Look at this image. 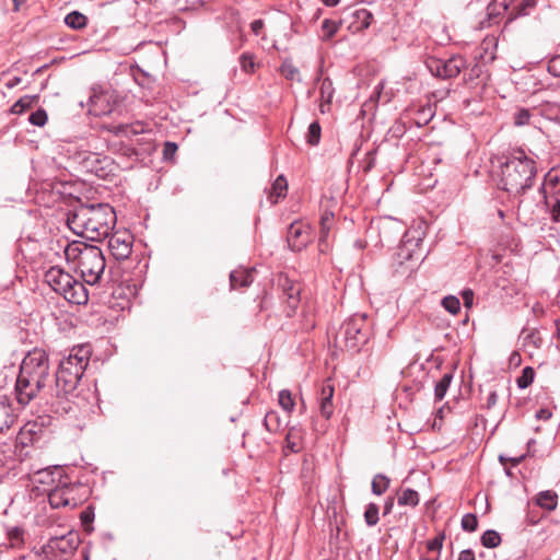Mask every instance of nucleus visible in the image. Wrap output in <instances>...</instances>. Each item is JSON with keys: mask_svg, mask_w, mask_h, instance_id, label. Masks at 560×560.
<instances>
[{"mask_svg": "<svg viewBox=\"0 0 560 560\" xmlns=\"http://www.w3.org/2000/svg\"><path fill=\"white\" fill-rule=\"evenodd\" d=\"M91 357V348L88 345L73 347L70 353L63 358L56 373L55 393L49 401L51 409L59 415L73 410L70 399L73 396Z\"/></svg>", "mask_w": 560, "mask_h": 560, "instance_id": "obj_1", "label": "nucleus"}, {"mask_svg": "<svg viewBox=\"0 0 560 560\" xmlns=\"http://www.w3.org/2000/svg\"><path fill=\"white\" fill-rule=\"evenodd\" d=\"M116 221L115 210L107 203L81 205L68 217L69 228L91 241L108 237Z\"/></svg>", "mask_w": 560, "mask_h": 560, "instance_id": "obj_2", "label": "nucleus"}, {"mask_svg": "<svg viewBox=\"0 0 560 560\" xmlns=\"http://www.w3.org/2000/svg\"><path fill=\"white\" fill-rule=\"evenodd\" d=\"M49 376V361L42 349L30 351L23 359L18 375L15 394L19 404L25 406L45 386Z\"/></svg>", "mask_w": 560, "mask_h": 560, "instance_id": "obj_3", "label": "nucleus"}, {"mask_svg": "<svg viewBox=\"0 0 560 560\" xmlns=\"http://www.w3.org/2000/svg\"><path fill=\"white\" fill-rule=\"evenodd\" d=\"M499 187L513 196L524 194L533 186L536 163L523 151H517L506 159L500 167Z\"/></svg>", "mask_w": 560, "mask_h": 560, "instance_id": "obj_4", "label": "nucleus"}, {"mask_svg": "<svg viewBox=\"0 0 560 560\" xmlns=\"http://www.w3.org/2000/svg\"><path fill=\"white\" fill-rule=\"evenodd\" d=\"M68 262L74 264L77 271L86 284H96L106 267L103 252L93 245L73 242L65 249Z\"/></svg>", "mask_w": 560, "mask_h": 560, "instance_id": "obj_5", "label": "nucleus"}, {"mask_svg": "<svg viewBox=\"0 0 560 560\" xmlns=\"http://www.w3.org/2000/svg\"><path fill=\"white\" fill-rule=\"evenodd\" d=\"M338 337H341L349 349H355L364 343L369 337V327L365 314H355L350 317L340 328Z\"/></svg>", "mask_w": 560, "mask_h": 560, "instance_id": "obj_6", "label": "nucleus"}, {"mask_svg": "<svg viewBox=\"0 0 560 560\" xmlns=\"http://www.w3.org/2000/svg\"><path fill=\"white\" fill-rule=\"evenodd\" d=\"M425 63L431 74L441 79L456 78L466 66L462 56H452L446 60L431 57Z\"/></svg>", "mask_w": 560, "mask_h": 560, "instance_id": "obj_7", "label": "nucleus"}, {"mask_svg": "<svg viewBox=\"0 0 560 560\" xmlns=\"http://www.w3.org/2000/svg\"><path fill=\"white\" fill-rule=\"evenodd\" d=\"M75 159L86 172L98 177H105L112 164V160L108 156L90 151L77 153Z\"/></svg>", "mask_w": 560, "mask_h": 560, "instance_id": "obj_8", "label": "nucleus"}, {"mask_svg": "<svg viewBox=\"0 0 560 560\" xmlns=\"http://www.w3.org/2000/svg\"><path fill=\"white\" fill-rule=\"evenodd\" d=\"M78 541V536L71 532L66 535L51 537L43 547V553L46 558H49V556L57 558V552L69 555L77 549Z\"/></svg>", "mask_w": 560, "mask_h": 560, "instance_id": "obj_9", "label": "nucleus"}, {"mask_svg": "<svg viewBox=\"0 0 560 560\" xmlns=\"http://www.w3.org/2000/svg\"><path fill=\"white\" fill-rule=\"evenodd\" d=\"M108 237V248L115 259L125 260L131 255L133 236L128 231H117Z\"/></svg>", "mask_w": 560, "mask_h": 560, "instance_id": "obj_10", "label": "nucleus"}, {"mask_svg": "<svg viewBox=\"0 0 560 560\" xmlns=\"http://www.w3.org/2000/svg\"><path fill=\"white\" fill-rule=\"evenodd\" d=\"M421 237L416 230H408L400 242L396 253L398 264L402 265L406 261L412 260L415 256L419 257V246Z\"/></svg>", "mask_w": 560, "mask_h": 560, "instance_id": "obj_11", "label": "nucleus"}, {"mask_svg": "<svg viewBox=\"0 0 560 560\" xmlns=\"http://www.w3.org/2000/svg\"><path fill=\"white\" fill-rule=\"evenodd\" d=\"M75 487L69 483L57 485L48 492V500L52 508H75L78 504L74 497Z\"/></svg>", "mask_w": 560, "mask_h": 560, "instance_id": "obj_12", "label": "nucleus"}, {"mask_svg": "<svg viewBox=\"0 0 560 560\" xmlns=\"http://www.w3.org/2000/svg\"><path fill=\"white\" fill-rule=\"evenodd\" d=\"M288 244L292 250L300 252L311 241L310 228L302 222H293L288 230Z\"/></svg>", "mask_w": 560, "mask_h": 560, "instance_id": "obj_13", "label": "nucleus"}, {"mask_svg": "<svg viewBox=\"0 0 560 560\" xmlns=\"http://www.w3.org/2000/svg\"><path fill=\"white\" fill-rule=\"evenodd\" d=\"M373 20L372 13L366 9H357L350 11L341 22L347 23V27L351 33H358L368 28Z\"/></svg>", "mask_w": 560, "mask_h": 560, "instance_id": "obj_14", "label": "nucleus"}, {"mask_svg": "<svg viewBox=\"0 0 560 560\" xmlns=\"http://www.w3.org/2000/svg\"><path fill=\"white\" fill-rule=\"evenodd\" d=\"M72 276L59 267H51L45 273V281L57 293L63 295L70 287Z\"/></svg>", "mask_w": 560, "mask_h": 560, "instance_id": "obj_15", "label": "nucleus"}, {"mask_svg": "<svg viewBox=\"0 0 560 560\" xmlns=\"http://www.w3.org/2000/svg\"><path fill=\"white\" fill-rule=\"evenodd\" d=\"M279 285L282 287L283 298L289 308L288 315L291 316L299 306L301 288L287 277L279 278Z\"/></svg>", "mask_w": 560, "mask_h": 560, "instance_id": "obj_16", "label": "nucleus"}, {"mask_svg": "<svg viewBox=\"0 0 560 560\" xmlns=\"http://www.w3.org/2000/svg\"><path fill=\"white\" fill-rule=\"evenodd\" d=\"M90 113L95 116H103L112 113L108 97L102 91L93 88L89 98Z\"/></svg>", "mask_w": 560, "mask_h": 560, "instance_id": "obj_17", "label": "nucleus"}, {"mask_svg": "<svg viewBox=\"0 0 560 560\" xmlns=\"http://www.w3.org/2000/svg\"><path fill=\"white\" fill-rule=\"evenodd\" d=\"M68 302L72 304H85L89 300V293L85 285L73 277L70 280V287L67 288L66 293L62 295Z\"/></svg>", "mask_w": 560, "mask_h": 560, "instance_id": "obj_18", "label": "nucleus"}, {"mask_svg": "<svg viewBox=\"0 0 560 560\" xmlns=\"http://www.w3.org/2000/svg\"><path fill=\"white\" fill-rule=\"evenodd\" d=\"M319 93H320L319 110L322 114H325V113L329 112L330 104H331V101H332V97L335 94V88L329 78H324L320 80Z\"/></svg>", "mask_w": 560, "mask_h": 560, "instance_id": "obj_19", "label": "nucleus"}, {"mask_svg": "<svg viewBox=\"0 0 560 560\" xmlns=\"http://www.w3.org/2000/svg\"><path fill=\"white\" fill-rule=\"evenodd\" d=\"M56 476L58 477L59 481L61 477V470L57 466L54 468H43L33 472L32 481L34 483L52 486L57 481Z\"/></svg>", "mask_w": 560, "mask_h": 560, "instance_id": "obj_20", "label": "nucleus"}, {"mask_svg": "<svg viewBox=\"0 0 560 560\" xmlns=\"http://www.w3.org/2000/svg\"><path fill=\"white\" fill-rule=\"evenodd\" d=\"M252 269H236L230 273V283L232 289L246 288L253 282Z\"/></svg>", "mask_w": 560, "mask_h": 560, "instance_id": "obj_21", "label": "nucleus"}, {"mask_svg": "<svg viewBox=\"0 0 560 560\" xmlns=\"http://www.w3.org/2000/svg\"><path fill=\"white\" fill-rule=\"evenodd\" d=\"M15 421V416L5 396L0 397V432L8 430Z\"/></svg>", "mask_w": 560, "mask_h": 560, "instance_id": "obj_22", "label": "nucleus"}, {"mask_svg": "<svg viewBox=\"0 0 560 560\" xmlns=\"http://www.w3.org/2000/svg\"><path fill=\"white\" fill-rule=\"evenodd\" d=\"M7 539L10 548L21 549L25 545L26 532L20 526L9 527L7 529Z\"/></svg>", "mask_w": 560, "mask_h": 560, "instance_id": "obj_23", "label": "nucleus"}, {"mask_svg": "<svg viewBox=\"0 0 560 560\" xmlns=\"http://www.w3.org/2000/svg\"><path fill=\"white\" fill-rule=\"evenodd\" d=\"M288 183L283 175H279L271 186L269 199L272 203H277L280 198L285 197Z\"/></svg>", "mask_w": 560, "mask_h": 560, "instance_id": "obj_24", "label": "nucleus"}, {"mask_svg": "<svg viewBox=\"0 0 560 560\" xmlns=\"http://www.w3.org/2000/svg\"><path fill=\"white\" fill-rule=\"evenodd\" d=\"M536 503L548 511H553L558 504V495L555 491L547 490L538 493Z\"/></svg>", "mask_w": 560, "mask_h": 560, "instance_id": "obj_25", "label": "nucleus"}, {"mask_svg": "<svg viewBox=\"0 0 560 560\" xmlns=\"http://www.w3.org/2000/svg\"><path fill=\"white\" fill-rule=\"evenodd\" d=\"M397 503L400 506H417L419 504V493L412 489H401L398 492Z\"/></svg>", "mask_w": 560, "mask_h": 560, "instance_id": "obj_26", "label": "nucleus"}, {"mask_svg": "<svg viewBox=\"0 0 560 560\" xmlns=\"http://www.w3.org/2000/svg\"><path fill=\"white\" fill-rule=\"evenodd\" d=\"M37 101L38 95H24L12 105L10 112L14 115H21L26 109H30Z\"/></svg>", "mask_w": 560, "mask_h": 560, "instance_id": "obj_27", "label": "nucleus"}, {"mask_svg": "<svg viewBox=\"0 0 560 560\" xmlns=\"http://www.w3.org/2000/svg\"><path fill=\"white\" fill-rule=\"evenodd\" d=\"M332 225H334V213L327 212V211L324 212L320 218V234H319V245L320 246L326 242V240L329 235V232L332 229Z\"/></svg>", "mask_w": 560, "mask_h": 560, "instance_id": "obj_28", "label": "nucleus"}, {"mask_svg": "<svg viewBox=\"0 0 560 560\" xmlns=\"http://www.w3.org/2000/svg\"><path fill=\"white\" fill-rule=\"evenodd\" d=\"M264 424L266 429L271 432L276 433L282 429V420L277 411H268L264 419Z\"/></svg>", "mask_w": 560, "mask_h": 560, "instance_id": "obj_29", "label": "nucleus"}, {"mask_svg": "<svg viewBox=\"0 0 560 560\" xmlns=\"http://www.w3.org/2000/svg\"><path fill=\"white\" fill-rule=\"evenodd\" d=\"M86 22V16L79 11H72L65 18V23L73 30H81L85 27Z\"/></svg>", "mask_w": 560, "mask_h": 560, "instance_id": "obj_30", "label": "nucleus"}, {"mask_svg": "<svg viewBox=\"0 0 560 560\" xmlns=\"http://www.w3.org/2000/svg\"><path fill=\"white\" fill-rule=\"evenodd\" d=\"M342 23L343 22H341V20L340 21H334V20H329V19L324 20L322 23V32H323L322 39L323 40L331 39L337 34V32Z\"/></svg>", "mask_w": 560, "mask_h": 560, "instance_id": "obj_31", "label": "nucleus"}, {"mask_svg": "<svg viewBox=\"0 0 560 560\" xmlns=\"http://www.w3.org/2000/svg\"><path fill=\"white\" fill-rule=\"evenodd\" d=\"M547 207L550 208L551 219L555 222H560V188L557 196H545Z\"/></svg>", "mask_w": 560, "mask_h": 560, "instance_id": "obj_32", "label": "nucleus"}, {"mask_svg": "<svg viewBox=\"0 0 560 560\" xmlns=\"http://www.w3.org/2000/svg\"><path fill=\"white\" fill-rule=\"evenodd\" d=\"M389 483H390V479L387 476H385L383 474H377L374 476V478L372 480V485H371L372 492L375 495H381L388 489Z\"/></svg>", "mask_w": 560, "mask_h": 560, "instance_id": "obj_33", "label": "nucleus"}, {"mask_svg": "<svg viewBox=\"0 0 560 560\" xmlns=\"http://www.w3.org/2000/svg\"><path fill=\"white\" fill-rule=\"evenodd\" d=\"M453 380L452 373H445L442 378L436 383L434 388V396L436 400H442Z\"/></svg>", "mask_w": 560, "mask_h": 560, "instance_id": "obj_34", "label": "nucleus"}, {"mask_svg": "<svg viewBox=\"0 0 560 560\" xmlns=\"http://www.w3.org/2000/svg\"><path fill=\"white\" fill-rule=\"evenodd\" d=\"M278 401L281 408L289 415L293 411L295 402L289 389L280 390Z\"/></svg>", "mask_w": 560, "mask_h": 560, "instance_id": "obj_35", "label": "nucleus"}, {"mask_svg": "<svg viewBox=\"0 0 560 560\" xmlns=\"http://www.w3.org/2000/svg\"><path fill=\"white\" fill-rule=\"evenodd\" d=\"M320 135H322V128H320L318 121H313L308 126V130L306 133V142L310 145H317L320 141Z\"/></svg>", "mask_w": 560, "mask_h": 560, "instance_id": "obj_36", "label": "nucleus"}, {"mask_svg": "<svg viewBox=\"0 0 560 560\" xmlns=\"http://www.w3.org/2000/svg\"><path fill=\"white\" fill-rule=\"evenodd\" d=\"M378 505L375 503H369L364 512V521L368 526H375L378 523Z\"/></svg>", "mask_w": 560, "mask_h": 560, "instance_id": "obj_37", "label": "nucleus"}, {"mask_svg": "<svg viewBox=\"0 0 560 560\" xmlns=\"http://www.w3.org/2000/svg\"><path fill=\"white\" fill-rule=\"evenodd\" d=\"M560 188L559 178L557 176H552L550 173L547 175L546 183L542 186L544 195L546 196H557V191Z\"/></svg>", "mask_w": 560, "mask_h": 560, "instance_id": "obj_38", "label": "nucleus"}, {"mask_svg": "<svg viewBox=\"0 0 560 560\" xmlns=\"http://www.w3.org/2000/svg\"><path fill=\"white\" fill-rule=\"evenodd\" d=\"M481 542L487 548H494L500 545L501 537L495 530H487L481 536Z\"/></svg>", "mask_w": 560, "mask_h": 560, "instance_id": "obj_39", "label": "nucleus"}, {"mask_svg": "<svg viewBox=\"0 0 560 560\" xmlns=\"http://www.w3.org/2000/svg\"><path fill=\"white\" fill-rule=\"evenodd\" d=\"M534 376H535L534 369L530 366H526L522 371V375L516 380L517 386L522 389L528 387L533 383Z\"/></svg>", "mask_w": 560, "mask_h": 560, "instance_id": "obj_40", "label": "nucleus"}, {"mask_svg": "<svg viewBox=\"0 0 560 560\" xmlns=\"http://www.w3.org/2000/svg\"><path fill=\"white\" fill-rule=\"evenodd\" d=\"M280 72L287 80L300 81L299 69L291 61H284L280 67Z\"/></svg>", "mask_w": 560, "mask_h": 560, "instance_id": "obj_41", "label": "nucleus"}, {"mask_svg": "<svg viewBox=\"0 0 560 560\" xmlns=\"http://www.w3.org/2000/svg\"><path fill=\"white\" fill-rule=\"evenodd\" d=\"M443 307L453 315L460 311V302L455 295H447L442 300Z\"/></svg>", "mask_w": 560, "mask_h": 560, "instance_id": "obj_42", "label": "nucleus"}, {"mask_svg": "<svg viewBox=\"0 0 560 560\" xmlns=\"http://www.w3.org/2000/svg\"><path fill=\"white\" fill-rule=\"evenodd\" d=\"M48 120V116L45 109L38 108L36 112L32 113L28 117V121L37 127H43L46 125Z\"/></svg>", "mask_w": 560, "mask_h": 560, "instance_id": "obj_43", "label": "nucleus"}, {"mask_svg": "<svg viewBox=\"0 0 560 560\" xmlns=\"http://www.w3.org/2000/svg\"><path fill=\"white\" fill-rule=\"evenodd\" d=\"M524 346L533 345L534 348H539L541 339L539 334L535 330H523L522 332Z\"/></svg>", "mask_w": 560, "mask_h": 560, "instance_id": "obj_44", "label": "nucleus"}, {"mask_svg": "<svg viewBox=\"0 0 560 560\" xmlns=\"http://www.w3.org/2000/svg\"><path fill=\"white\" fill-rule=\"evenodd\" d=\"M443 539H444V535L442 534V535H439V536L434 537L433 539L429 540L427 542L428 551L435 553V556H440L441 549L443 546Z\"/></svg>", "mask_w": 560, "mask_h": 560, "instance_id": "obj_45", "label": "nucleus"}, {"mask_svg": "<svg viewBox=\"0 0 560 560\" xmlns=\"http://www.w3.org/2000/svg\"><path fill=\"white\" fill-rule=\"evenodd\" d=\"M478 526L477 517L474 514H466L462 518V527L466 532H475Z\"/></svg>", "mask_w": 560, "mask_h": 560, "instance_id": "obj_46", "label": "nucleus"}, {"mask_svg": "<svg viewBox=\"0 0 560 560\" xmlns=\"http://www.w3.org/2000/svg\"><path fill=\"white\" fill-rule=\"evenodd\" d=\"M319 399V411H320V415L326 418V419H329L334 412V404H332V399H325V398H318Z\"/></svg>", "mask_w": 560, "mask_h": 560, "instance_id": "obj_47", "label": "nucleus"}, {"mask_svg": "<svg viewBox=\"0 0 560 560\" xmlns=\"http://www.w3.org/2000/svg\"><path fill=\"white\" fill-rule=\"evenodd\" d=\"M530 115L532 114H530L529 109L522 108V109L517 110V113L514 116V124L516 126H524V125L528 124Z\"/></svg>", "mask_w": 560, "mask_h": 560, "instance_id": "obj_48", "label": "nucleus"}, {"mask_svg": "<svg viewBox=\"0 0 560 560\" xmlns=\"http://www.w3.org/2000/svg\"><path fill=\"white\" fill-rule=\"evenodd\" d=\"M537 0H523L516 8V15H527L529 10L536 5Z\"/></svg>", "mask_w": 560, "mask_h": 560, "instance_id": "obj_49", "label": "nucleus"}, {"mask_svg": "<svg viewBox=\"0 0 560 560\" xmlns=\"http://www.w3.org/2000/svg\"><path fill=\"white\" fill-rule=\"evenodd\" d=\"M548 71L553 77H560V55L555 56L548 62Z\"/></svg>", "mask_w": 560, "mask_h": 560, "instance_id": "obj_50", "label": "nucleus"}, {"mask_svg": "<svg viewBox=\"0 0 560 560\" xmlns=\"http://www.w3.org/2000/svg\"><path fill=\"white\" fill-rule=\"evenodd\" d=\"M334 393V386L329 382H326L320 388L319 398H325L326 400L332 399Z\"/></svg>", "mask_w": 560, "mask_h": 560, "instance_id": "obj_51", "label": "nucleus"}, {"mask_svg": "<svg viewBox=\"0 0 560 560\" xmlns=\"http://www.w3.org/2000/svg\"><path fill=\"white\" fill-rule=\"evenodd\" d=\"M501 8L503 11L508 10V3L505 2V0H495L493 4L489 5L488 8V11H489V16H492L494 14H500V12H495V9L497 8Z\"/></svg>", "mask_w": 560, "mask_h": 560, "instance_id": "obj_52", "label": "nucleus"}, {"mask_svg": "<svg viewBox=\"0 0 560 560\" xmlns=\"http://www.w3.org/2000/svg\"><path fill=\"white\" fill-rule=\"evenodd\" d=\"M462 296H463V300H464V305L466 307H471L472 302H474V292L471 290H469V289L464 290L463 293H462Z\"/></svg>", "mask_w": 560, "mask_h": 560, "instance_id": "obj_53", "label": "nucleus"}, {"mask_svg": "<svg viewBox=\"0 0 560 560\" xmlns=\"http://www.w3.org/2000/svg\"><path fill=\"white\" fill-rule=\"evenodd\" d=\"M242 67L246 72L254 69V61L250 57L242 56Z\"/></svg>", "mask_w": 560, "mask_h": 560, "instance_id": "obj_54", "label": "nucleus"}, {"mask_svg": "<svg viewBox=\"0 0 560 560\" xmlns=\"http://www.w3.org/2000/svg\"><path fill=\"white\" fill-rule=\"evenodd\" d=\"M365 162H366V165L364 166V170L370 171L374 166V163H375V153L373 151H370L366 153Z\"/></svg>", "mask_w": 560, "mask_h": 560, "instance_id": "obj_55", "label": "nucleus"}, {"mask_svg": "<svg viewBox=\"0 0 560 560\" xmlns=\"http://www.w3.org/2000/svg\"><path fill=\"white\" fill-rule=\"evenodd\" d=\"M250 28L255 35H259L261 30L264 28L262 20H255L250 23Z\"/></svg>", "mask_w": 560, "mask_h": 560, "instance_id": "obj_56", "label": "nucleus"}, {"mask_svg": "<svg viewBox=\"0 0 560 560\" xmlns=\"http://www.w3.org/2000/svg\"><path fill=\"white\" fill-rule=\"evenodd\" d=\"M497 401H498L497 393L495 392H490L488 397H487L486 407L488 409H491L492 407H494L497 405Z\"/></svg>", "mask_w": 560, "mask_h": 560, "instance_id": "obj_57", "label": "nucleus"}, {"mask_svg": "<svg viewBox=\"0 0 560 560\" xmlns=\"http://www.w3.org/2000/svg\"><path fill=\"white\" fill-rule=\"evenodd\" d=\"M457 560H475V555L470 549H466L459 553Z\"/></svg>", "mask_w": 560, "mask_h": 560, "instance_id": "obj_58", "label": "nucleus"}, {"mask_svg": "<svg viewBox=\"0 0 560 560\" xmlns=\"http://www.w3.org/2000/svg\"><path fill=\"white\" fill-rule=\"evenodd\" d=\"M177 147L175 143H172V142H166L165 143V148H164V155L165 156H168L171 154H174L175 151H176Z\"/></svg>", "mask_w": 560, "mask_h": 560, "instance_id": "obj_59", "label": "nucleus"}, {"mask_svg": "<svg viewBox=\"0 0 560 560\" xmlns=\"http://www.w3.org/2000/svg\"><path fill=\"white\" fill-rule=\"evenodd\" d=\"M393 506H394V499L393 498H388L385 502V505H384V514H388L392 512L393 510Z\"/></svg>", "mask_w": 560, "mask_h": 560, "instance_id": "obj_60", "label": "nucleus"}, {"mask_svg": "<svg viewBox=\"0 0 560 560\" xmlns=\"http://www.w3.org/2000/svg\"><path fill=\"white\" fill-rule=\"evenodd\" d=\"M21 82V78L20 77H13L12 79H10L8 82H7V86L9 89H13L14 86H16L18 84H20Z\"/></svg>", "mask_w": 560, "mask_h": 560, "instance_id": "obj_61", "label": "nucleus"}, {"mask_svg": "<svg viewBox=\"0 0 560 560\" xmlns=\"http://www.w3.org/2000/svg\"><path fill=\"white\" fill-rule=\"evenodd\" d=\"M525 458V455H521L518 457L510 458L513 466H517L523 459Z\"/></svg>", "mask_w": 560, "mask_h": 560, "instance_id": "obj_62", "label": "nucleus"}, {"mask_svg": "<svg viewBox=\"0 0 560 560\" xmlns=\"http://www.w3.org/2000/svg\"><path fill=\"white\" fill-rule=\"evenodd\" d=\"M326 5L334 7L336 5L339 0H322Z\"/></svg>", "mask_w": 560, "mask_h": 560, "instance_id": "obj_63", "label": "nucleus"}, {"mask_svg": "<svg viewBox=\"0 0 560 560\" xmlns=\"http://www.w3.org/2000/svg\"><path fill=\"white\" fill-rule=\"evenodd\" d=\"M421 560H440V556L422 557Z\"/></svg>", "mask_w": 560, "mask_h": 560, "instance_id": "obj_64", "label": "nucleus"}]
</instances>
